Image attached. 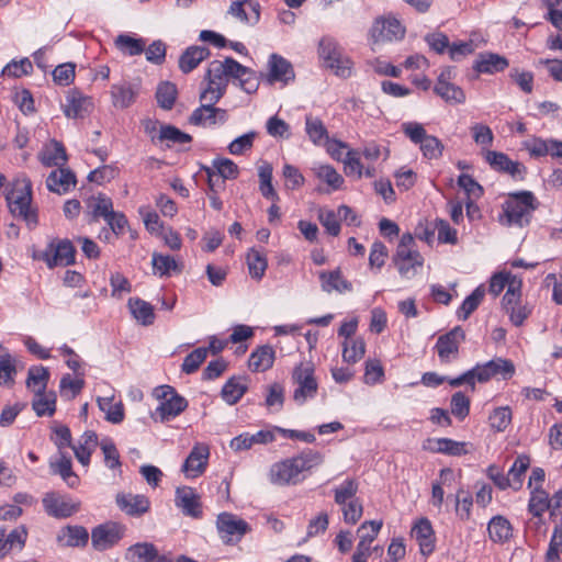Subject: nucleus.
<instances>
[{
	"label": "nucleus",
	"mask_w": 562,
	"mask_h": 562,
	"mask_svg": "<svg viewBox=\"0 0 562 562\" xmlns=\"http://www.w3.org/2000/svg\"><path fill=\"white\" fill-rule=\"evenodd\" d=\"M90 98L82 95L79 91H69L66 103L63 105L64 113L69 119L85 117L91 110Z\"/></svg>",
	"instance_id": "19"
},
{
	"label": "nucleus",
	"mask_w": 562,
	"mask_h": 562,
	"mask_svg": "<svg viewBox=\"0 0 562 562\" xmlns=\"http://www.w3.org/2000/svg\"><path fill=\"white\" fill-rule=\"evenodd\" d=\"M322 459L319 452L307 450L297 457L274 463L270 469V481L277 485L296 484L300 481V474L319 464Z\"/></svg>",
	"instance_id": "2"
},
{
	"label": "nucleus",
	"mask_w": 562,
	"mask_h": 562,
	"mask_svg": "<svg viewBox=\"0 0 562 562\" xmlns=\"http://www.w3.org/2000/svg\"><path fill=\"white\" fill-rule=\"evenodd\" d=\"M530 465V458L526 454L518 456L515 460L513 467L508 472V476L510 477L512 484L515 488H519L521 485L522 475L528 470Z\"/></svg>",
	"instance_id": "54"
},
{
	"label": "nucleus",
	"mask_w": 562,
	"mask_h": 562,
	"mask_svg": "<svg viewBox=\"0 0 562 562\" xmlns=\"http://www.w3.org/2000/svg\"><path fill=\"white\" fill-rule=\"evenodd\" d=\"M130 562H172L166 555H159L157 548L149 542H138L131 546L125 554Z\"/></svg>",
	"instance_id": "16"
},
{
	"label": "nucleus",
	"mask_w": 562,
	"mask_h": 562,
	"mask_svg": "<svg viewBox=\"0 0 562 562\" xmlns=\"http://www.w3.org/2000/svg\"><path fill=\"white\" fill-rule=\"evenodd\" d=\"M485 295V289L483 285L477 286L465 300L458 311V317L462 321L469 318V316L479 307Z\"/></svg>",
	"instance_id": "41"
},
{
	"label": "nucleus",
	"mask_w": 562,
	"mask_h": 562,
	"mask_svg": "<svg viewBox=\"0 0 562 562\" xmlns=\"http://www.w3.org/2000/svg\"><path fill=\"white\" fill-rule=\"evenodd\" d=\"M428 442L431 445L429 449L434 452L445 453L449 456H461L467 453L464 442L454 441L448 438L428 440Z\"/></svg>",
	"instance_id": "37"
},
{
	"label": "nucleus",
	"mask_w": 562,
	"mask_h": 562,
	"mask_svg": "<svg viewBox=\"0 0 562 562\" xmlns=\"http://www.w3.org/2000/svg\"><path fill=\"white\" fill-rule=\"evenodd\" d=\"M155 395L161 401L156 408V415L161 423L178 416L188 406V401L179 395L172 386L161 385L155 389Z\"/></svg>",
	"instance_id": "6"
},
{
	"label": "nucleus",
	"mask_w": 562,
	"mask_h": 562,
	"mask_svg": "<svg viewBox=\"0 0 562 562\" xmlns=\"http://www.w3.org/2000/svg\"><path fill=\"white\" fill-rule=\"evenodd\" d=\"M207 357L205 347L196 348L190 352L183 360L182 371L187 374L194 373Z\"/></svg>",
	"instance_id": "53"
},
{
	"label": "nucleus",
	"mask_w": 562,
	"mask_h": 562,
	"mask_svg": "<svg viewBox=\"0 0 562 562\" xmlns=\"http://www.w3.org/2000/svg\"><path fill=\"white\" fill-rule=\"evenodd\" d=\"M405 30L396 19H376L371 29V36L374 43L391 42L401 40Z\"/></svg>",
	"instance_id": "12"
},
{
	"label": "nucleus",
	"mask_w": 562,
	"mask_h": 562,
	"mask_svg": "<svg viewBox=\"0 0 562 562\" xmlns=\"http://www.w3.org/2000/svg\"><path fill=\"white\" fill-rule=\"evenodd\" d=\"M210 450L206 445H195L182 465V472L188 477H196L202 474L207 465Z\"/></svg>",
	"instance_id": "14"
},
{
	"label": "nucleus",
	"mask_w": 562,
	"mask_h": 562,
	"mask_svg": "<svg viewBox=\"0 0 562 562\" xmlns=\"http://www.w3.org/2000/svg\"><path fill=\"white\" fill-rule=\"evenodd\" d=\"M341 507L344 521L349 525H356L363 513L362 503L359 498L351 499L350 502L339 505Z\"/></svg>",
	"instance_id": "57"
},
{
	"label": "nucleus",
	"mask_w": 562,
	"mask_h": 562,
	"mask_svg": "<svg viewBox=\"0 0 562 562\" xmlns=\"http://www.w3.org/2000/svg\"><path fill=\"white\" fill-rule=\"evenodd\" d=\"M319 56L325 66L334 70L335 75L347 78L351 74V60L342 54L341 48L330 37H324L318 46Z\"/></svg>",
	"instance_id": "5"
},
{
	"label": "nucleus",
	"mask_w": 562,
	"mask_h": 562,
	"mask_svg": "<svg viewBox=\"0 0 562 562\" xmlns=\"http://www.w3.org/2000/svg\"><path fill=\"white\" fill-rule=\"evenodd\" d=\"M274 355L273 348L269 345L258 347L249 357V369L255 372L270 369L274 362Z\"/></svg>",
	"instance_id": "25"
},
{
	"label": "nucleus",
	"mask_w": 562,
	"mask_h": 562,
	"mask_svg": "<svg viewBox=\"0 0 562 562\" xmlns=\"http://www.w3.org/2000/svg\"><path fill=\"white\" fill-rule=\"evenodd\" d=\"M268 65V81L270 83L276 81L288 83L295 77L291 63L278 54H272L270 56Z\"/></svg>",
	"instance_id": "18"
},
{
	"label": "nucleus",
	"mask_w": 562,
	"mask_h": 562,
	"mask_svg": "<svg viewBox=\"0 0 562 562\" xmlns=\"http://www.w3.org/2000/svg\"><path fill=\"white\" fill-rule=\"evenodd\" d=\"M319 279L322 281V289L325 292H331L335 290L341 293L352 289L351 283L342 279L339 269L329 272L323 271L319 273Z\"/></svg>",
	"instance_id": "32"
},
{
	"label": "nucleus",
	"mask_w": 562,
	"mask_h": 562,
	"mask_svg": "<svg viewBox=\"0 0 562 562\" xmlns=\"http://www.w3.org/2000/svg\"><path fill=\"white\" fill-rule=\"evenodd\" d=\"M259 180L260 186L259 190L261 194L271 200H278V194L272 186V166L268 162H265L259 167Z\"/></svg>",
	"instance_id": "44"
},
{
	"label": "nucleus",
	"mask_w": 562,
	"mask_h": 562,
	"mask_svg": "<svg viewBox=\"0 0 562 562\" xmlns=\"http://www.w3.org/2000/svg\"><path fill=\"white\" fill-rule=\"evenodd\" d=\"M67 161V154L64 145L59 142H53L52 151L43 158V164L47 167L64 166Z\"/></svg>",
	"instance_id": "62"
},
{
	"label": "nucleus",
	"mask_w": 562,
	"mask_h": 562,
	"mask_svg": "<svg viewBox=\"0 0 562 562\" xmlns=\"http://www.w3.org/2000/svg\"><path fill=\"white\" fill-rule=\"evenodd\" d=\"M539 202L530 191H519L508 194L504 203V217L506 225L524 227L531 221L532 213L538 209Z\"/></svg>",
	"instance_id": "3"
},
{
	"label": "nucleus",
	"mask_w": 562,
	"mask_h": 562,
	"mask_svg": "<svg viewBox=\"0 0 562 562\" xmlns=\"http://www.w3.org/2000/svg\"><path fill=\"white\" fill-rule=\"evenodd\" d=\"M112 102L115 108L126 109L136 98V91L128 82L113 85L111 88Z\"/></svg>",
	"instance_id": "31"
},
{
	"label": "nucleus",
	"mask_w": 562,
	"mask_h": 562,
	"mask_svg": "<svg viewBox=\"0 0 562 562\" xmlns=\"http://www.w3.org/2000/svg\"><path fill=\"white\" fill-rule=\"evenodd\" d=\"M229 13L241 22L256 24L260 18V5L254 0L234 1L229 7Z\"/></svg>",
	"instance_id": "22"
},
{
	"label": "nucleus",
	"mask_w": 562,
	"mask_h": 562,
	"mask_svg": "<svg viewBox=\"0 0 562 562\" xmlns=\"http://www.w3.org/2000/svg\"><path fill=\"white\" fill-rule=\"evenodd\" d=\"M128 307L133 316L144 326L151 325L155 319L154 307L138 297L128 300Z\"/></svg>",
	"instance_id": "34"
},
{
	"label": "nucleus",
	"mask_w": 562,
	"mask_h": 562,
	"mask_svg": "<svg viewBox=\"0 0 562 562\" xmlns=\"http://www.w3.org/2000/svg\"><path fill=\"white\" fill-rule=\"evenodd\" d=\"M216 526L222 540L227 544L238 542L249 531L248 524L231 513L220 514Z\"/></svg>",
	"instance_id": "8"
},
{
	"label": "nucleus",
	"mask_w": 562,
	"mask_h": 562,
	"mask_svg": "<svg viewBox=\"0 0 562 562\" xmlns=\"http://www.w3.org/2000/svg\"><path fill=\"white\" fill-rule=\"evenodd\" d=\"M177 506H179L184 515L199 518L202 514L199 495L192 487L183 486L177 488Z\"/></svg>",
	"instance_id": "21"
},
{
	"label": "nucleus",
	"mask_w": 562,
	"mask_h": 562,
	"mask_svg": "<svg viewBox=\"0 0 562 562\" xmlns=\"http://www.w3.org/2000/svg\"><path fill=\"white\" fill-rule=\"evenodd\" d=\"M305 131L310 139L315 144L319 145L323 140L328 139V133L318 117L306 115L305 117Z\"/></svg>",
	"instance_id": "42"
},
{
	"label": "nucleus",
	"mask_w": 562,
	"mask_h": 562,
	"mask_svg": "<svg viewBox=\"0 0 562 562\" xmlns=\"http://www.w3.org/2000/svg\"><path fill=\"white\" fill-rule=\"evenodd\" d=\"M559 552H562V528H555L547 551V562H559Z\"/></svg>",
	"instance_id": "64"
},
{
	"label": "nucleus",
	"mask_w": 562,
	"mask_h": 562,
	"mask_svg": "<svg viewBox=\"0 0 562 562\" xmlns=\"http://www.w3.org/2000/svg\"><path fill=\"white\" fill-rule=\"evenodd\" d=\"M318 220L329 235H331V236L339 235L340 223L338 221V215L335 211L319 210Z\"/></svg>",
	"instance_id": "59"
},
{
	"label": "nucleus",
	"mask_w": 562,
	"mask_h": 562,
	"mask_svg": "<svg viewBox=\"0 0 562 562\" xmlns=\"http://www.w3.org/2000/svg\"><path fill=\"white\" fill-rule=\"evenodd\" d=\"M358 492V483L355 480H346L340 486L336 487L335 493V503L337 505H344L351 499H356V494Z\"/></svg>",
	"instance_id": "52"
},
{
	"label": "nucleus",
	"mask_w": 562,
	"mask_h": 562,
	"mask_svg": "<svg viewBox=\"0 0 562 562\" xmlns=\"http://www.w3.org/2000/svg\"><path fill=\"white\" fill-rule=\"evenodd\" d=\"M488 536L492 541L504 543L512 537V525L503 516L493 517L487 526Z\"/></svg>",
	"instance_id": "30"
},
{
	"label": "nucleus",
	"mask_w": 562,
	"mask_h": 562,
	"mask_svg": "<svg viewBox=\"0 0 562 562\" xmlns=\"http://www.w3.org/2000/svg\"><path fill=\"white\" fill-rule=\"evenodd\" d=\"M10 212L19 215L26 222H36L34 212L31 211L32 183L27 178L16 179L5 195Z\"/></svg>",
	"instance_id": "4"
},
{
	"label": "nucleus",
	"mask_w": 562,
	"mask_h": 562,
	"mask_svg": "<svg viewBox=\"0 0 562 562\" xmlns=\"http://www.w3.org/2000/svg\"><path fill=\"white\" fill-rule=\"evenodd\" d=\"M43 506L49 516L67 518L79 510L80 503H75L57 493H47L43 498Z\"/></svg>",
	"instance_id": "11"
},
{
	"label": "nucleus",
	"mask_w": 562,
	"mask_h": 562,
	"mask_svg": "<svg viewBox=\"0 0 562 562\" xmlns=\"http://www.w3.org/2000/svg\"><path fill=\"white\" fill-rule=\"evenodd\" d=\"M210 49L204 46H190L188 47L179 59V68L188 74L192 71L198 65L210 56Z\"/></svg>",
	"instance_id": "24"
},
{
	"label": "nucleus",
	"mask_w": 562,
	"mask_h": 562,
	"mask_svg": "<svg viewBox=\"0 0 562 562\" xmlns=\"http://www.w3.org/2000/svg\"><path fill=\"white\" fill-rule=\"evenodd\" d=\"M211 168H213L216 175L221 176L223 180L235 179L239 173L238 166L228 158L214 159Z\"/></svg>",
	"instance_id": "55"
},
{
	"label": "nucleus",
	"mask_w": 562,
	"mask_h": 562,
	"mask_svg": "<svg viewBox=\"0 0 562 562\" xmlns=\"http://www.w3.org/2000/svg\"><path fill=\"white\" fill-rule=\"evenodd\" d=\"M244 380L241 376H233L226 381L221 395L227 404L234 405L244 396L248 389Z\"/></svg>",
	"instance_id": "27"
},
{
	"label": "nucleus",
	"mask_w": 562,
	"mask_h": 562,
	"mask_svg": "<svg viewBox=\"0 0 562 562\" xmlns=\"http://www.w3.org/2000/svg\"><path fill=\"white\" fill-rule=\"evenodd\" d=\"M412 535L416 538L423 555H429L435 550V536L430 521L420 518L413 527Z\"/></svg>",
	"instance_id": "20"
},
{
	"label": "nucleus",
	"mask_w": 562,
	"mask_h": 562,
	"mask_svg": "<svg viewBox=\"0 0 562 562\" xmlns=\"http://www.w3.org/2000/svg\"><path fill=\"white\" fill-rule=\"evenodd\" d=\"M125 527L117 522H106L92 529L91 542L95 550L103 551L116 544L123 537Z\"/></svg>",
	"instance_id": "10"
},
{
	"label": "nucleus",
	"mask_w": 562,
	"mask_h": 562,
	"mask_svg": "<svg viewBox=\"0 0 562 562\" xmlns=\"http://www.w3.org/2000/svg\"><path fill=\"white\" fill-rule=\"evenodd\" d=\"M419 145L423 155L428 159H437L442 155L443 145L436 136L429 135Z\"/></svg>",
	"instance_id": "63"
},
{
	"label": "nucleus",
	"mask_w": 562,
	"mask_h": 562,
	"mask_svg": "<svg viewBox=\"0 0 562 562\" xmlns=\"http://www.w3.org/2000/svg\"><path fill=\"white\" fill-rule=\"evenodd\" d=\"M48 380V369L43 366H34L29 369L26 386L32 390L35 395H41L46 391Z\"/></svg>",
	"instance_id": "28"
},
{
	"label": "nucleus",
	"mask_w": 562,
	"mask_h": 562,
	"mask_svg": "<svg viewBox=\"0 0 562 562\" xmlns=\"http://www.w3.org/2000/svg\"><path fill=\"white\" fill-rule=\"evenodd\" d=\"M215 103L202 104L195 109L189 117V123L193 125H214L216 123H225L227 121V112L224 109L215 108Z\"/></svg>",
	"instance_id": "15"
},
{
	"label": "nucleus",
	"mask_w": 562,
	"mask_h": 562,
	"mask_svg": "<svg viewBox=\"0 0 562 562\" xmlns=\"http://www.w3.org/2000/svg\"><path fill=\"white\" fill-rule=\"evenodd\" d=\"M529 512L536 516L541 517V515L551 508V502L549 499L548 493L543 490L536 487L529 501Z\"/></svg>",
	"instance_id": "47"
},
{
	"label": "nucleus",
	"mask_w": 562,
	"mask_h": 562,
	"mask_svg": "<svg viewBox=\"0 0 562 562\" xmlns=\"http://www.w3.org/2000/svg\"><path fill=\"white\" fill-rule=\"evenodd\" d=\"M178 90L175 83L165 81L161 82L156 91V99L158 105L164 110H171L176 99Z\"/></svg>",
	"instance_id": "40"
},
{
	"label": "nucleus",
	"mask_w": 562,
	"mask_h": 562,
	"mask_svg": "<svg viewBox=\"0 0 562 562\" xmlns=\"http://www.w3.org/2000/svg\"><path fill=\"white\" fill-rule=\"evenodd\" d=\"M485 160L495 171L508 173L513 178L522 179V175L526 172L524 165L513 161L506 154L501 151L486 150Z\"/></svg>",
	"instance_id": "13"
},
{
	"label": "nucleus",
	"mask_w": 562,
	"mask_h": 562,
	"mask_svg": "<svg viewBox=\"0 0 562 562\" xmlns=\"http://www.w3.org/2000/svg\"><path fill=\"white\" fill-rule=\"evenodd\" d=\"M158 139L160 142H169L172 144H184L192 140V136L180 131L178 127L170 124H162L160 126Z\"/></svg>",
	"instance_id": "48"
},
{
	"label": "nucleus",
	"mask_w": 562,
	"mask_h": 562,
	"mask_svg": "<svg viewBox=\"0 0 562 562\" xmlns=\"http://www.w3.org/2000/svg\"><path fill=\"white\" fill-rule=\"evenodd\" d=\"M318 179L325 181L333 190H338L344 183V178L329 165H322L315 168Z\"/></svg>",
	"instance_id": "49"
},
{
	"label": "nucleus",
	"mask_w": 562,
	"mask_h": 562,
	"mask_svg": "<svg viewBox=\"0 0 562 562\" xmlns=\"http://www.w3.org/2000/svg\"><path fill=\"white\" fill-rule=\"evenodd\" d=\"M32 407L37 416H52L56 411V394L54 392H44L41 395H35Z\"/></svg>",
	"instance_id": "43"
},
{
	"label": "nucleus",
	"mask_w": 562,
	"mask_h": 562,
	"mask_svg": "<svg viewBox=\"0 0 562 562\" xmlns=\"http://www.w3.org/2000/svg\"><path fill=\"white\" fill-rule=\"evenodd\" d=\"M450 406L452 415L460 420H463L470 413V400L462 392L452 395Z\"/></svg>",
	"instance_id": "58"
},
{
	"label": "nucleus",
	"mask_w": 562,
	"mask_h": 562,
	"mask_svg": "<svg viewBox=\"0 0 562 562\" xmlns=\"http://www.w3.org/2000/svg\"><path fill=\"white\" fill-rule=\"evenodd\" d=\"M114 43L119 50L130 56L140 55L146 46V42L143 38H135L126 34L116 36Z\"/></svg>",
	"instance_id": "36"
},
{
	"label": "nucleus",
	"mask_w": 562,
	"mask_h": 562,
	"mask_svg": "<svg viewBox=\"0 0 562 562\" xmlns=\"http://www.w3.org/2000/svg\"><path fill=\"white\" fill-rule=\"evenodd\" d=\"M465 339V333L460 326H456L447 334L438 337L436 350L442 363H450L459 357V348Z\"/></svg>",
	"instance_id": "9"
},
{
	"label": "nucleus",
	"mask_w": 562,
	"mask_h": 562,
	"mask_svg": "<svg viewBox=\"0 0 562 562\" xmlns=\"http://www.w3.org/2000/svg\"><path fill=\"white\" fill-rule=\"evenodd\" d=\"M292 378L297 383L293 398L295 402L303 404L307 397H313L317 392V381L314 378V367L312 363H300L295 367Z\"/></svg>",
	"instance_id": "7"
},
{
	"label": "nucleus",
	"mask_w": 562,
	"mask_h": 562,
	"mask_svg": "<svg viewBox=\"0 0 562 562\" xmlns=\"http://www.w3.org/2000/svg\"><path fill=\"white\" fill-rule=\"evenodd\" d=\"M99 408L105 413L108 422L119 424L124 419V408L122 403L112 404V397H99Z\"/></svg>",
	"instance_id": "45"
},
{
	"label": "nucleus",
	"mask_w": 562,
	"mask_h": 562,
	"mask_svg": "<svg viewBox=\"0 0 562 562\" xmlns=\"http://www.w3.org/2000/svg\"><path fill=\"white\" fill-rule=\"evenodd\" d=\"M15 373V360L10 353L5 352L0 359V385H13Z\"/></svg>",
	"instance_id": "50"
},
{
	"label": "nucleus",
	"mask_w": 562,
	"mask_h": 562,
	"mask_svg": "<svg viewBox=\"0 0 562 562\" xmlns=\"http://www.w3.org/2000/svg\"><path fill=\"white\" fill-rule=\"evenodd\" d=\"M54 474H59L69 487L77 486L79 477L72 471L71 460L66 456H61L58 462L50 463Z\"/></svg>",
	"instance_id": "39"
},
{
	"label": "nucleus",
	"mask_w": 562,
	"mask_h": 562,
	"mask_svg": "<svg viewBox=\"0 0 562 562\" xmlns=\"http://www.w3.org/2000/svg\"><path fill=\"white\" fill-rule=\"evenodd\" d=\"M508 66V60L497 54L488 53L480 55V58L474 64V69L477 72L494 74L503 71Z\"/></svg>",
	"instance_id": "26"
},
{
	"label": "nucleus",
	"mask_w": 562,
	"mask_h": 562,
	"mask_svg": "<svg viewBox=\"0 0 562 562\" xmlns=\"http://www.w3.org/2000/svg\"><path fill=\"white\" fill-rule=\"evenodd\" d=\"M488 419L493 429L504 431L512 422V411L508 406L495 408Z\"/></svg>",
	"instance_id": "56"
},
{
	"label": "nucleus",
	"mask_w": 562,
	"mask_h": 562,
	"mask_svg": "<svg viewBox=\"0 0 562 562\" xmlns=\"http://www.w3.org/2000/svg\"><path fill=\"white\" fill-rule=\"evenodd\" d=\"M247 72L248 67L232 57L211 61L205 75L207 88L202 91L200 99L217 103L226 91L228 79L239 78Z\"/></svg>",
	"instance_id": "1"
},
{
	"label": "nucleus",
	"mask_w": 562,
	"mask_h": 562,
	"mask_svg": "<svg viewBox=\"0 0 562 562\" xmlns=\"http://www.w3.org/2000/svg\"><path fill=\"white\" fill-rule=\"evenodd\" d=\"M116 504L122 512L135 517L144 515L150 507V502L145 495H134L131 493H119L116 495Z\"/></svg>",
	"instance_id": "17"
},
{
	"label": "nucleus",
	"mask_w": 562,
	"mask_h": 562,
	"mask_svg": "<svg viewBox=\"0 0 562 562\" xmlns=\"http://www.w3.org/2000/svg\"><path fill=\"white\" fill-rule=\"evenodd\" d=\"M75 184V173L66 168H58L52 171L46 179V186L48 190L52 192H56L58 194L66 193L69 190L70 186Z\"/></svg>",
	"instance_id": "23"
},
{
	"label": "nucleus",
	"mask_w": 562,
	"mask_h": 562,
	"mask_svg": "<svg viewBox=\"0 0 562 562\" xmlns=\"http://www.w3.org/2000/svg\"><path fill=\"white\" fill-rule=\"evenodd\" d=\"M520 281H517L516 279L510 280L507 291L503 297V308L506 313L518 305L520 299Z\"/></svg>",
	"instance_id": "60"
},
{
	"label": "nucleus",
	"mask_w": 562,
	"mask_h": 562,
	"mask_svg": "<svg viewBox=\"0 0 562 562\" xmlns=\"http://www.w3.org/2000/svg\"><path fill=\"white\" fill-rule=\"evenodd\" d=\"M249 274L251 278L260 280L268 267L266 255L256 248L249 249L246 256Z\"/></svg>",
	"instance_id": "38"
},
{
	"label": "nucleus",
	"mask_w": 562,
	"mask_h": 562,
	"mask_svg": "<svg viewBox=\"0 0 562 562\" xmlns=\"http://www.w3.org/2000/svg\"><path fill=\"white\" fill-rule=\"evenodd\" d=\"M66 539L68 547H85L89 540L88 530L82 526H67L60 530L58 541Z\"/></svg>",
	"instance_id": "33"
},
{
	"label": "nucleus",
	"mask_w": 562,
	"mask_h": 562,
	"mask_svg": "<svg viewBox=\"0 0 562 562\" xmlns=\"http://www.w3.org/2000/svg\"><path fill=\"white\" fill-rule=\"evenodd\" d=\"M342 347V358L348 363L357 362L366 353V344L362 338L346 340Z\"/></svg>",
	"instance_id": "46"
},
{
	"label": "nucleus",
	"mask_w": 562,
	"mask_h": 562,
	"mask_svg": "<svg viewBox=\"0 0 562 562\" xmlns=\"http://www.w3.org/2000/svg\"><path fill=\"white\" fill-rule=\"evenodd\" d=\"M434 92L449 104H462L465 102V93L459 86L452 82H436Z\"/></svg>",
	"instance_id": "29"
},
{
	"label": "nucleus",
	"mask_w": 562,
	"mask_h": 562,
	"mask_svg": "<svg viewBox=\"0 0 562 562\" xmlns=\"http://www.w3.org/2000/svg\"><path fill=\"white\" fill-rule=\"evenodd\" d=\"M54 255L52 258L53 263L56 266H70L75 263L76 249L71 241L64 239L54 244Z\"/></svg>",
	"instance_id": "35"
},
{
	"label": "nucleus",
	"mask_w": 562,
	"mask_h": 562,
	"mask_svg": "<svg viewBox=\"0 0 562 562\" xmlns=\"http://www.w3.org/2000/svg\"><path fill=\"white\" fill-rule=\"evenodd\" d=\"M471 133L473 140L476 145H480L483 151H486V148L493 145L494 135L492 130L482 123H476L471 126Z\"/></svg>",
	"instance_id": "51"
},
{
	"label": "nucleus",
	"mask_w": 562,
	"mask_h": 562,
	"mask_svg": "<svg viewBox=\"0 0 562 562\" xmlns=\"http://www.w3.org/2000/svg\"><path fill=\"white\" fill-rule=\"evenodd\" d=\"M473 504L472 496L469 492L459 490L456 495V512L462 520H468L471 514Z\"/></svg>",
	"instance_id": "61"
}]
</instances>
